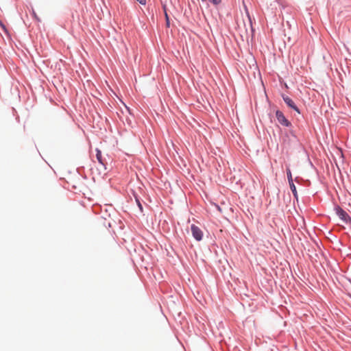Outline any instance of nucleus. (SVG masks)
I'll return each mask as SVG.
<instances>
[{
	"instance_id": "nucleus-1",
	"label": "nucleus",
	"mask_w": 351,
	"mask_h": 351,
	"mask_svg": "<svg viewBox=\"0 0 351 351\" xmlns=\"http://www.w3.org/2000/svg\"><path fill=\"white\" fill-rule=\"evenodd\" d=\"M336 213L338 217L346 223L351 225V217L348 215V214L344 211L341 208L337 207L336 208Z\"/></svg>"
},
{
	"instance_id": "nucleus-6",
	"label": "nucleus",
	"mask_w": 351,
	"mask_h": 351,
	"mask_svg": "<svg viewBox=\"0 0 351 351\" xmlns=\"http://www.w3.org/2000/svg\"><path fill=\"white\" fill-rule=\"evenodd\" d=\"M96 152H97L96 158H97L98 162L99 163H101V165H104V162L102 159V155H101V151L99 149H97Z\"/></svg>"
},
{
	"instance_id": "nucleus-3",
	"label": "nucleus",
	"mask_w": 351,
	"mask_h": 351,
	"mask_svg": "<svg viewBox=\"0 0 351 351\" xmlns=\"http://www.w3.org/2000/svg\"><path fill=\"white\" fill-rule=\"evenodd\" d=\"M276 118L280 123L285 126H289L290 125L289 121L285 118L283 113L280 111L277 110L276 112Z\"/></svg>"
},
{
	"instance_id": "nucleus-14",
	"label": "nucleus",
	"mask_w": 351,
	"mask_h": 351,
	"mask_svg": "<svg viewBox=\"0 0 351 351\" xmlns=\"http://www.w3.org/2000/svg\"><path fill=\"white\" fill-rule=\"evenodd\" d=\"M138 204L139 208H140L141 209H142V206H141V204L139 202L138 203Z\"/></svg>"
},
{
	"instance_id": "nucleus-16",
	"label": "nucleus",
	"mask_w": 351,
	"mask_h": 351,
	"mask_svg": "<svg viewBox=\"0 0 351 351\" xmlns=\"http://www.w3.org/2000/svg\"><path fill=\"white\" fill-rule=\"evenodd\" d=\"M287 25H288L289 26H290V23H289V21H287Z\"/></svg>"
},
{
	"instance_id": "nucleus-7",
	"label": "nucleus",
	"mask_w": 351,
	"mask_h": 351,
	"mask_svg": "<svg viewBox=\"0 0 351 351\" xmlns=\"http://www.w3.org/2000/svg\"><path fill=\"white\" fill-rule=\"evenodd\" d=\"M289 186H290V189L294 195L295 197H298V193H297V191H296V187L295 186V184H293V182H289Z\"/></svg>"
},
{
	"instance_id": "nucleus-5",
	"label": "nucleus",
	"mask_w": 351,
	"mask_h": 351,
	"mask_svg": "<svg viewBox=\"0 0 351 351\" xmlns=\"http://www.w3.org/2000/svg\"><path fill=\"white\" fill-rule=\"evenodd\" d=\"M244 9H245L246 16L247 17V19L249 20V23L250 24V26H251V28H252V32H254V29L253 26H252V17H251L250 14L249 12V10L247 9V7L245 5H244Z\"/></svg>"
},
{
	"instance_id": "nucleus-12",
	"label": "nucleus",
	"mask_w": 351,
	"mask_h": 351,
	"mask_svg": "<svg viewBox=\"0 0 351 351\" xmlns=\"http://www.w3.org/2000/svg\"><path fill=\"white\" fill-rule=\"evenodd\" d=\"M209 1L214 5H217L221 2V0H209Z\"/></svg>"
},
{
	"instance_id": "nucleus-10",
	"label": "nucleus",
	"mask_w": 351,
	"mask_h": 351,
	"mask_svg": "<svg viewBox=\"0 0 351 351\" xmlns=\"http://www.w3.org/2000/svg\"><path fill=\"white\" fill-rule=\"evenodd\" d=\"M165 19L166 26L167 27H170V18H169L168 13H166V16H165Z\"/></svg>"
},
{
	"instance_id": "nucleus-2",
	"label": "nucleus",
	"mask_w": 351,
	"mask_h": 351,
	"mask_svg": "<svg viewBox=\"0 0 351 351\" xmlns=\"http://www.w3.org/2000/svg\"><path fill=\"white\" fill-rule=\"evenodd\" d=\"M191 232H192L193 237L197 241H201L202 239V237H203L202 231L197 226H196L194 224L191 225Z\"/></svg>"
},
{
	"instance_id": "nucleus-18",
	"label": "nucleus",
	"mask_w": 351,
	"mask_h": 351,
	"mask_svg": "<svg viewBox=\"0 0 351 351\" xmlns=\"http://www.w3.org/2000/svg\"><path fill=\"white\" fill-rule=\"evenodd\" d=\"M202 1H205V0H202Z\"/></svg>"
},
{
	"instance_id": "nucleus-11",
	"label": "nucleus",
	"mask_w": 351,
	"mask_h": 351,
	"mask_svg": "<svg viewBox=\"0 0 351 351\" xmlns=\"http://www.w3.org/2000/svg\"><path fill=\"white\" fill-rule=\"evenodd\" d=\"M0 27H1V29L3 30V32L5 34H9L8 33V30L6 26L5 25V24L1 21H0Z\"/></svg>"
},
{
	"instance_id": "nucleus-13",
	"label": "nucleus",
	"mask_w": 351,
	"mask_h": 351,
	"mask_svg": "<svg viewBox=\"0 0 351 351\" xmlns=\"http://www.w3.org/2000/svg\"><path fill=\"white\" fill-rule=\"evenodd\" d=\"M32 15H33L34 18L37 21H38V22H40V18L37 16V14H36V12H35V11H34V10H33V11H32Z\"/></svg>"
},
{
	"instance_id": "nucleus-9",
	"label": "nucleus",
	"mask_w": 351,
	"mask_h": 351,
	"mask_svg": "<svg viewBox=\"0 0 351 351\" xmlns=\"http://www.w3.org/2000/svg\"><path fill=\"white\" fill-rule=\"evenodd\" d=\"M161 5H162V8L164 12V14H165V16H166V13H167V7L166 1L163 2L162 1H161Z\"/></svg>"
},
{
	"instance_id": "nucleus-17",
	"label": "nucleus",
	"mask_w": 351,
	"mask_h": 351,
	"mask_svg": "<svg viewBox=\"0 0 351 351\" xmlns=\"http://www.w3.org/2000/svg\"><path fill=\"white\" fill-rule=\"evenodd\" d=\"M202 1H205V0H202Z\"/></svg>"
},
{
	"instance_id": "nucleus-8",
	"label": "nucleus",
	"mask_w": 351,
	"mask_h": 351,
	"mask_svg": "<svg viewBox=\"0 0 351 351\" xmlns=\"http://www.w3.org/2000/svg\"><path fill=\"white\" fill-rule=\"evenodd\" d=\"M287 178H288L289 182H293V179H292V175H291V170L289 168L287 169Z\"/></svg>"
},
{
	"instance_id": "nucleus-4",
	"label": "nucleus",
	"mask_w": 351,
	"mask_h": 351,
	"mask_svg": "<svg viewBox=\"0 0 351 351\" xmlns=\"http://www.w3.org/2000/svg\"><path fill=\"white\" fill-rule=\"evenodd\" d=\"M282 97L285 102L288 105V106L299 112L298 107L295 105L294 102L291 98H289L288 96L285 95H283Z\"/></svg>"
},
{
	"instance_id": "nucleus-15",
	"label": "nucleus",
	"mask_w": 351,
	"mask_h": 351,
	"mask_svg": "<svg viewBox=\"0 0 351 351\" xmlns=\"http://www.w3.org/2000/svg\"><path fill=\"white\" fill-rule=\"evenodd\" d=\"M284 88H289V86L285 84V87H284Z\"/></svg>"
}]
</instances>
